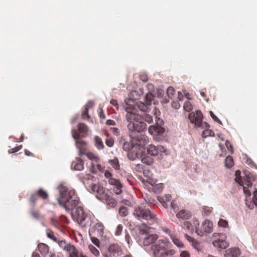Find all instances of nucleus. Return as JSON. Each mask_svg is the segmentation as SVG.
I'll use <instances>...</instances> for the list:
<instances>
[{
	"label": "nucleus",
	"mask_w": 257,
	"mask_h": 257,
	"mask_svg": "<svg viewBox=\"0 0 257 257\" xmlns=\"http://www.w3.org/2000/svg\"><path fill=\"white\" fill-rule=\"evenodd\" d=\"M58 189L60 195L64 201L63 202L60 198H57L59 204L63 207L68 212L70 213L72 216H73V212L69 207L66 205V203H68L72 208H75L79 202V198L75 196L74 190H69L68 188L65 186L59 185L58 186Z\"/></svg>",
	"instance_id": "obj_1"
},
{
	"label": "nucleus",
	"mask_w": 257,
	"mask_h": 257,
	"mask_svg": "<svg viewBox=\"0 0 257 257\" xmlns=\"http://www.w3.org/2000/svg\"><path fill=\"white\" fill-rule=\"evenodd\" d=\"M146 146H140L136 151V156L141 159V162L147 165H151L154 163L153 157H158V159H162V154H159L157 147L153 145H149L147 148Z\"/></svg>",
	"instance_id": "obj_2"
},
{
	"label": "nucleus",
	"mask_w": 257,
	"mask_h": 257,
	"mask_svg": "<svg viewBox=\"0 0 257 257\" xmlns=\"http://www.w3.org/2000/svg\"><path fill=\"white\" fill-rule=\"evenodd\" d=\"M131 140L130 142H125L122 144V149L125 151H130L134 148H140V146H146L149 143V139L145 135L138 134L133 137L130 136Z\"/></svg>",
	"instance_id": "obj_3"
},
{
	"label": "nucleus",
	"mask_w": 257,
	"mask_h": 257,
	"mask_svg": "<svg viewBox=\"0 0 257 257\" xmlns=\"http://www.w3.org/2000/svg\"><path fill=\"white\" fill-rule=\"evenodd\" d=\"M164 122L160 117L155 116V123L151 125L148 128V132L154 137L157 141L162 140L164 134L165 132V128L164 127Z\"/></svg>",
	"instance_id": "obj_4"
},
{
	"label": "nucleus",
	"mask_w": 257,
	"mask_h": 257,
	"mask_svg": "<svg viewBox=\"0 0 257 257\" xmlns=\"http://www.w3.org/2000/svg\"><path fill=\"white\" fill-rule=\"evenodd\" d=\"M170 242L164 239H159L151 247V250L155 257H164L166 248H169Z\"/></svg>",
	"instance_id": "obj_5"
},
{
	"label": "nucleus",
	"mask_w": 257,
	"mask_h": 257,
	"mask_svg": "<svg viewBox=\"0 0 257 257\" xmlns=\"http://www.w3.org/2000/svg\"><path fill=\"white\" fill-rule=\"evenodd\" d=\"M203 114L199 110H196L195 112H191L188 115L190 122L194 124L195 127L208 128L210 127V125L206 122H203Z\"/></svg>",
	"instance_id": "obj_6"
},
{
	"label": "nucleus",
	"mask_w": 257,
	"mask_h": 257,
	"mask_svg": "<svg viewBox=\"0 0 257 257\" xmlns=\"http://www.w3.org/2000/svg\"><path fill=\"white\" fill-rule=\"evenodd\" d=\"M133 214L139 220H154L156 218V215L151 212L149 209L140 206L135 209Z\"/></svg>",
	"instance_id": "obj_7"
},
{
	"label": "nucleus",
	"mask_w": 257,
	"mask_h": 257,
	"mask_svg": "<svg viewBox=\"0 0 257 257\" xmlns=\"http://www.w3.org/2000/svg\"><path fill=\"white\" fill-rule=\"evenodd\" d=\"M139 238L138 241H141L143 239V243L144 246H149L153 244L158 238L157 234H149L148 232L145 229H140L137 234Z\"/></svg>",
	"instance_id": "obj_8"
},
{
	"label": "nucleus",
	"mask_w": 257,
	"mask_h": 257,
	"mask_svg": "<svg viewBox=\"0 0 257 257\" xmlns=\"http://www.w3.org/2000/svg\"><path fill=\"white\" fill-rule=\"evenodd\" d=\"M38 196L42 198L43 199H46L48 198V194L46 191L42 189H40L36 193L32 194L30 198L32 208H33L35 205V202L37 200Z\"/></svg>",
	"instance_id": "obj_9"
},
{
	"label": "nucleus",
	"mask_w": 257,
	"mask_h": 257,
	"mask_svg": "<svg viewBox=\"0 0 257 257\" xmlns=\"http://www.w3.org/2000/svg\"><path fill=\"white\" fill-rule=\"evenodd\" d=\"M91 193H96V198L100 200L102 199L103 196L105 194L104 188L99 184H92L91 186Z\"/></svg>",
	"instance_id": "obj_10"
},
{
	"label": "nucleus",
	"mask_w": 257,
	"mask_h": 257,
	"mask_svg": "<svg viewBox=\"0 0 257 257\" xmlns=\"http://www.w3.org/2000/svg\"><path fill=\"white\" fill-rule=\"evenodd\" d=\"M72 137L75 141V146L77 149L84 148L86 147L87 143L82 140H80V134H78L76 130L72 129L71 131Z\"/></svg>",
	"instance_id": "obj_11"
},
{
	"label": "nucleus",
	"mask_w": 257,
	"mask_h": 257,
	"mask_svg": "<svg viewBox=\"0 0 257 257\" xmlns=\"http://www.w3.org/2000/svg\"><path fill=\"white\" fill-rule=\"evenodd\" d=\"M100 200L105 202L107 205L111 207H114L117 204V201L114 198L105 193L103 196L102 199Z\"/></svg>",
	"instance_id": "obj_12"
},
{
	"label": "nucleus",
	"mask_w": 257,
	"mask_h": 257,
	"mask_svg": "<svg viewBox=\"0 0 257 257\" xmlns=\"http://www.w3.org/2000/svg\"><path fill=\"white\" fill-rule=\"evenodd\" d=\"M192 214L191 212L187 210L182 209L176 214V217L179 219L183 220H188L191 218Z\"/></svg>",
	"instance_id": "obj_13"
},
{
	"label": "nucleus",
	"mask_w": 257,
	"mask_h": 257,
	"mask_svg": "<svg viewBox=\"0 0 257 257\" xmlns=\"http://www.w3.org/2000/svg\"><path fill=\"white\" fill-rule=\"evenodd\" d=\"M77 163L73 162L71 165L72 169L76 171H82L84 169V164L83 160L80 157L76 158Z\"/></svg>",
	"instance_id": "obj_14"
},
{
	"label": "nucleus",
	"mask_w": 257,
	"mask_h": 257,
	"mask_svg": "<svg viewBox=\"0 0 257 257\" xmlns=\"http://www.w3.org/2000/svg\"><path fill=\"white\" fill-rule=\"evenodd\" d=\"M77 127L78 131L79 132L80 134H81L80 136L82 138L86 137L87 135V132L88 131V128L87 125L84 123L80 122L78 124Z\"/></svg>",
	"instance_id": "obj_15"
},
{
	"label": "nucleus",
	"mask_w": 257,
	"mask_h": 257,
	"mask_svg": "<svg viewBox=\"0 0 257 257\" xmlns=\"http://www.w3.org/2000/svg\"><path fill=\"white\" fill-rule=\"evenodd\" d=\"M240 250L238 248L234 247L226 251V257H238L240 255Z\"/></svg>",
	"instance_id": "obj_16"
},
{
	"label": "nucleus",
	"mask_w": 257,
	"mask_h": 257,
	"mask_svg": "<svg viewBox=\"0 0 257 257\" xmlns=\"http://www.w3.org/2000/svg\"><path fill=\"white\" fill-rule=\"evenodd\" d=\"M127 127L130 131L137 132L138 133L142 132V128H141V124L140 122L136 123L134 122H130L127 125Z\"/></svg>",
	"instance_id": "obj_17"
},
{
	"label": "nucleus",
	"mask_w": 257,
	"mask_h": 257,
	"mask_svg": "<svg viewBox=\"0 0 257 257\" xmlns=\"http://www.w3.org/2000/svg\"><path fill=\"white\" fill-rule=\"evenodd\" d=\"M66 251L69 253V257H78V250L70 243H69L68 248Z\"/></svg>",
	"instance_id": "obj_18"
},
{
	"label": "nucleus",
	"mask_w": 257,
	"mask_h": 257,
	"mask_svg": "<svg viewBox=\"0 0 257 257\" xmlns=\"http://www.w3.org/2000/svg\"><path fill=\"white\" fill-rule=\"evenodd\" d=\"M214 246H217L222 249H225L228 246V243L224 240L219 239L213 242Z\"/></svg>",
	"instance_id": "obj_19"
},
{
	"label": "nucleus",
	"mask_w": 257,
	"mask_h": 257,
	"mask_svg": "<svg viewBox=\"0 0 257 257\" xmlns=\"http://www.w3.org/2000/svg\"><path fill=\"white\" fill-rule=\"evenodd\" d=\"M204 231L207 233H211L213 231V223L209 220H205L202 224Z\"/></svg>",
	"instance_id": "obj_20"
},
{
	"label": "nucleus",
	"mask_w": 257,
	"mask_h": 257,
	"mask_svg": "<svg viewBox=\"0 0 257 257\" xmlns=\"http://www.w3.org/2000/svg\"><path fill=\"white\" fill-rule=\"evenodd\" d=\"M38 247L39 249V251L41 253L42 255L45 256L49 252V246L44 243H40L38 245Z\"/></svg>",
	"instance_id": "obj_21"
},
{
	"label": "nucleus",
	"mask_w": 257,
	"mask_h": 257,
	"mask_svg": "<svg viewBox=\"0 0 257 257\" xmlns=\"http://www.w3.org/2000/svg\"><path fill=\"white\" fill-rule=\"evenodd\" d=\"M95 142V146L98 150H102L104 147V144L101 139L98 136H95L94 138Z\"/></svg>",
	"instance_id": "obj_22"
},
{
	"label": "nucleus",
	"mask_w": 257,
	"mask_h": 257,
	"mask_svg": "<svg viewBox=\"0 0 257 257\" xmlns=\"http://www.w3.org/2000/svg\"><path fill=\"white\" fill-rule=\"evenodd\" d=\"M235 180L236 182L240 186H243L244 182L241 176V171L239 170L235 171Z\"/></svg>",
	"instance_id": "obj_23"
},
{
	"label": "nucleus",
	"mask_w": 257,
	"mask_h": 257,
	"mask_svg": "<svg viewBox=\"0 0 257 257\" xmlns=\"http://www.w3.org/2000/svg\"><path fill=\"white\" fill-rule=\"evenodd\" d=\"M108 251L113 253H118L120 251L119 246L115 244H111L109 245Z\"/></svg>",
	"instance_id": "obj_24"
},
{
	"label": "nucleus",
	"mask_w": 257,
	"mask_h": 257,
	"mask_svg": "<svg viewBox=\"0 0 257 257\" xmlns=\"http://www.w3.org/2000/svg\"><path fill=\"white\" fill-rule=\"evenodd\" d=\"M30 214L32 217L37 220H42L44 218V216L39 211H35L33 208L30 211Z\"/></svg>",
	"instance_id": "obj_25"
},
{
	"label": "nucleus",
	"mask_w": 257,
	"mask_h": 257,
	"mask_svg": "<svg viewBox=\"0 0 257 257\" xmlns=\"http://www.w3.org/2000/svg\"><path fill=\"white\" fill-rule=\"evenodd\" d=\"M201 136L202 138H206L208 137H214L215 134L212 130L206 128L202 132Z\"/></svg>",
	"instance_id": "obj_26"
},
{
	"label": "nucleus",
	"mask_w": 257,
	"mask_h": 257,
	"mask_svg": "<svg viewBox=\"0 0 257 257\" xmlns=\"http://www.w3.org/2000/svg\"><path fill=\"white\" fill-rule=\"evenodd\" d=\"M154 95L151 92H148L145 95V102L149 106L151 104L152 101L154 100Z\"/></svg>",
	"instance_id": "obj_27"
},
{
	"label": "nucleus",
	"mask_w": 257,
	"mask_h": 257,
	"mask_svg": "<svg viewBox=\"0 0 257 257\" xmlns=\"http://www.w3.org/2000/svg\"><path fill=\"white\" fill-rule=\"evenodd\" d=\"M233 165V159L231 156H228L225 159V166L227 168H230Z\"/></svg>",
	"instance_id": "obj_28"
},
{
	"label": "nucleus",
	"mask_w": 257,
	"mask_h": 257,
	"mask_svg": "<svg viewBox=\"0 0 257 257\" xmlns=\"http://www.w3.org/2000/svg\"><path fill=\"white\" fill-rule=\"evenodd\" d=\"M136 105L140 110L144 112H145L148 109V105L146 103H144L143 102L139 101L136 102Z\"/></svg>",
	"instance_id": "obj_29"
},
{
	"label": "nucleus",
	"mask_w": 257,
	"mask_h": 257,
	"mask_svg": "<svg viewBox=\"0 0 257 257\" xmlns=\"http://www.w3.org/2000/svg\"><path fill=\"white\" fill-rule=\"evenodd\" d=\"M243 174L245 177V179H251L253 181H254L256 179V176L247 170H243Z\"/></svg>",
	"instance_id": "obj_30"
},
{
	"label": "nucleus",
	"mask_w": 257,
	"mask_h": 257,
	"mask_svg": "<svg viewBox=\"0 0 257 257\" xmlns=\"http://www.w3.org/2000/svg\"><path fill=\"white\" fill-rule=\"evenodd\" d=\"M171 238L172 240L173 243L179 247H184V245L183 243L179 239L176 238L175 236H171Z\"/></svg>",
	"instance_id": "obj_31"
},
{
	"label": "nucleus",
	"mask_w": 257,
	"mask_h": 257,
	"mask_svg": "<svg viewBox=\"0 0 257 257\" xmlns=\"http://www.w3.org/2000/svg\"><path fill=\"white\" fill-rule=\"evenodd\" d=\"M47 236L48 238L51 239L55 242H58V238L54 236V232L50 229H47L46 230Z\"/></svg>",
	"instance_id": "obj_32"
},
{
	"label": "nucleus",
	"mask_w": 257,
	"mask_h": 257,
	"mask_svg": "<svg viewBox=\"0 0 257 257\" xmlns=\"http://www.w3.org/2000/svg\"><path fill=\"white\" fill-rule=\"evenodd\" d=\"M164 185L162 183L156 184L153 187L154 191L156 193H160L163 189Z\"/></svg>",
	"instance_id": "obj_33"
},
{
	"label": "nucleus",
	"mask_w": 257,
	"mask_h": 257,
	"mask_svg": "<svg viewBox=\"0 0 257 257\" xmlns=\"http://www.w3.org/2000/svg\"><path fill=\"white\" fill-rule=\"evenodd\" d=\"M119 214L121 216H126L128 214L127 208L122 206L119 208Z\"/></svg>",
	"instance_id": "obj_34"
},
{
	"label": "nucleus",
	"mask_w": 257,
	"mask_h": 257,
	"mask_svg": "<svg viewBox=\"0 0 257 257\" xmlns=\"http://www.w3.org/2000/svg\"><path fill=\"white\" fill-rule=\"evenodd\" d=\"M143 119L148 123H151L153 121V116L149 114L145 113L142 116Z\"/></svg>",
	"instance_id": "obj_35"
},
{
	"label": "nucleus",
	"mask_w": 257,
	"mask_h": 257,
	"mask_svg": "<svg viewBox=\"0 0 257 257\" xmlns=\"http://www.w3.org/2000/svg\"><path fill=\"white\" fill-rule=\"evenodd\" d=\"M59 245L64 250H67V249L68 248L69 243H66V242L65 240H59L58 239V242Z\"/></svg>",
	"instance_id": "obj_36"
},
{
	"label": "nucleus",
	"mask_w": 257,
	"mask_h": 257,
	"mask_svg": "<svg viewBox=\"0 0 257 257\" xmlns=\"http://www.w3.org/2000/svg\"><path fill=\"white\" fill-rule=\"evenodd\" d=\"M88 248L90 251L96 256H98L99 255V250L93 245L89 244L88 245Z\"/></svg>",
	"instance_id": "obj_37"
},
{
	"label": "nucleus",
	"mask_w": 257,
	"mask_h": 257,
	"mask_svg": "<svg viewBox=\"0 0 257 257\" xmlns=\"http://www.w3.org/2000/svg\"><path fill=\"white\" fill-rule=\"evenodd\" d=\"M191 245L194 248H195L198 251H201L202 250V246L195 239L192 241V242H191Z\"/></svg>",
	"instance_id": "obj_38"
},
{
	"label": "nucleus",
	"mask_w": 257,
	"mask_h": 257,
	"mask_svg": "<svg viewBox=\"0 0 257 257\" xmlns=\"http://www.w3.org/2000/svg\"><path fill=\"white\" fill-rule=\"evenodd\" d=\"M130 116L131 117L130 118L128 114L126 115V119L129 122H131L130 119H132V118L138 122L139 119L141 118V116L140 115H136L133 113L131 114Z\"/></svg>",
	"instance_id": "obj_39"
},
{
	"label": "nucleus",
	"mask_w": 257,
	"mask_h": 257,
	"mask_svg": "<svg viewBox=\"0 0 257 257\" xmlns=\"http://www.w3.org/2000/svg\"><path fill=\"white\" fill-rule=\"evenodd\" d=\"M86 156L89 159L91 160L94 161L95 162H98L99 160V158L94 156V154L91 152L86 153Z\"/></svg>",
	"instance_id": "obj_40"
},
{
	"label": "nucleus",
	"mask_w": 257,
	"mask_h": 257,
	"mask_svg": "<svg viewBox=\"0 0 257 257\" xmlns=\"http://www.w3.org/2000/svg\"><path fill=\"white\" fill-rule=\"evenodd\" d=\"M245 203L248 208L252 210L253 209L254 206V200H248L247 199H245Z\"/></svg>",
	"instance_id": "obj_41"
},
{
	"label": "nucleus",
	"mask_w": 257,
	"mask_h": 257,
	"mask_svg": "<svg viewBox=\"0 0 257 257\" xmlns=\"http://www.w3.org/2000/svg\"><path fill=\"white\" fill-rule=\"evenodd\" d=\"M109 162L111 164V165L113 166V167L115 169H117L119 167L118 160L117 158L113 159V160H110L109 161Z\"/></svg>",
	"instance_id": "obj_42"
},
{
	"label": "nucleus",
	"mask_w": 257,
	"mask_h": 257,
	"mask_svg": "<svg viewBox=\"0 0 257 257\" xmlns=\"http://www.w3.org/2000/svg\"><path fill=\"white\" fill-rule=\"evenodd\" d=\"M175 92V89L172 87H169L167 90V95L168 97V98H171L172 96L174 95V93Z\"/></svg>",
	"instance_id": "obj_43"
},
{
	"label": "nucleus",
	"mask_w": 257,
	"mask_h": 257,
	"mask_svg": "<svg viewBox=\"0 0 257 257\" xmlns=\"http://www.w3.org/2000/svg\"><path fill=\"white\" fill-rule=\"evenodd\" d=\"M183 107L187 111H190L192 109V105L189 101H186L184 104Z\"/></svg>",
	"instance_id": "obj_44"
},
{
	"label": "nucleus",
	"mask_w": 257,
	"mask_h": 257,
	"mask_svg": "<svg viewBox=\"0 0 257 257\" xmlns=\"http://www.w3.org/2000/svg\"><path fill=\"white\" fill-rule=\"evenodd\" d=\"M175 252L176 251L174 249H168V248H166L165 252L164 257L173 255L175 253Z\"/></svg>",
	"instance_id": "obj_45"
},
{
	"label": "nucleus",
	"mask_w": 257,
	"mask_h": 257,
	"mask_svg": "<svg viewBox=\"0 0 257 257\" xmlns=\"http://www.w3.org/2000/svg\"><path fill=\"white\" fill-rule=\"evenodd\" d=\"M203 209L204 212V214L206 216H208L211 212L212 210V208L210 207L209 206H204L203 207Z\"/></svg>",
	"instance_id": "obj_46"
},
{
	"label": "nucleus",
	"mask_w": 257,
	"mask_h": 257,
	"mask_svg": "<svg viewBox=\"0 0 257 257\" xmlns=\"http://www.w3.org/2000/svg\"><path fill=\"white\" fill-rule=\"evenodd\" d=\"M95 229L97 230L100 233L103 232V225L101 223H97L94 225Z\"/></svg>",
	"instance_id": "obj_47"
},
{
	"label": "nucleus",
	"mask_w": 257,
	"mask_h": 257,
	"mask_svg": "<svg viewBox=\"0 0 257 257\" xmlns=\"http://www.w3.org/2000/svg\"><path fill=\"white\" fill-rule=\"evenodd\" d=\"M210 115L214 121L218 122V123L222 124L221 121L214 114L212 111H209Z\"/></svg>",
	"instance_id": "obj_48"
},
{
	"label": "nucleus",
	"mask_w": 257,
	"mask_h": 257,
	"mask_svg": "<svg viewBox=\"0 0 257 257\" xmlns=\"http://www.w3.org/2000/svg\"><path fill=\"white\" fill-rule=\"evenodd\" d=\"M218 224L220 226L226 227L228 225V222L226 220L220 219L218 222Z\"/></svg>",
	"instance_id": "obj_49"
},
{
	"label": "nucleus",
	"mask_w": 257,
	"mask_h": 257,
	"mask_svg": "<svg viewBox=\"0 0 257 257\" xmlns=\"http://www.w3.org/2000/svg\"><path fill=\"white\" fill-rule=\"evenodd\" d=\"M158 200L159 201V202L162 204L163 206L165 208H167L168 207V205L167 202H166L164 198L162 197L158 196Z\"/></svg>",
	"instance_id": "obj_50"
},
{
	"label": "nucleus",
	"mask_w": 257,
	"mask_h": 257,
	"mask_svg": "<svg viewBox=\"0 0 257 257\" xmlns=\"http://www.w3.org/2000/svg\"><path fill=\"white\" fill-rule=\"evenodd\" d=\"M105 144L108 147H112L114 144V140L112 138H107L105 140Z\"/></svg>",
	"instance_id": "obj_51"
},
{
	"label": "nucleus",
	"mask_w": 257,
	"mask_h": 257,
	"mask_svg": "<svg viewBox=\"0 0 257 257\" xmlns=\"http://www.w3.org/2000/svg\"><path fill=\"white\" fill-rule=\"evenodd\" d=\"M225 146L226 148L228 149V150L230 151V153L232 154L233 153V148L231 145L230 144V143L229 140H226L225 141Z\"/></svg>",
	"instance_id": "obj_52"
},
{
	"label": "nucleus",
	"mask_w": 257,
	"mask_h": 257,
	"mask_svg": "<svg viewBox=\"0 0 257 257\" xmlns=\"http://www.w3.org/2000/svg\"><path fill=\"white\" fill-rule=\"evenodd\" d=\"M85 213L84 211V209L82 207L78 206L76 209V213L77 216H80V215L83 214Z\"/></svg>",
	"instance_id": "obj_53"
},
{
	"label": "nucleus",
	"mask_w": 257,
	"mask_h": 257,
	"mask_svg": "<svg viewBox=\"0 0 257 257\" xmlns=\"http://www.w3.org/2000/svg\"><path fill=\"white\" fill-rule=\"evenodd\" d=\"M22 148V146L20 145V146L16 147H15V148H14L13 149H11L9 150L8 152H9V153L10 154H12V153L18 152Z\"/></svg>",
	"instance_id": "obj_54"
},
{
	"label": "nucleus",
	"mask_w": 257,
	"mask_h": 257,
	"mask_svg": "<svg viewBox=\"0 0 257 257\" xmlns=\"http://www.w3.org/2000/svg\"><path fill=\"white\" fill-rule=\"evenodd\" d=\"M86 215L85 214V213H84L83 214H82V215L78 216L77 218H78V220L79 221V223L82 224L83 221H84L86 219Z\"/></svg>",
	"instance_id": "obj_55"
},
{
	"label": "nucleus",
	"mask_w": 257,
	"mask_h": 257,
	"mask_svg": "<svg viewBox=\"0 0 257 257\" xmlns=\"http://www.w3.org/2000/svg\"><path fill=\"white\" fill-rule=\"evenodd\" d=\"M125 240L126 241L127 244H131V236L126 230H125Z\"/></svg>",
	"instance_id": "obj_56"
},
{
	"label": "nucleus",
	"mask_w": 257,
	"mask_h": 257,
	"mask_svg": "<svg viewBox=\"0 0 257 257\" xmlns=\"http://www.w3.org/2000/svg\"><path fill=\"white\" fill-rule=\"evenodd\" d=\"M122 226L121 224H119L116 228L115 234V235H120L122 231Z\"/></svg>",
	"instance_id": "obj_57"
},
{
	"label": "nucleus",
	"mask_w": 257,
	"mask_h": 257,
	"mask_svg": "<svg viewBox=\"0 0 257 257\" xmlns=\"http://www.w3.org/2000/svg\"><path fill=\"white\" fill-rule=\"evenodd\" d=\"M171 207L174 210L175 212H176L178 209V206L176 203H175V201H173L171 203Z\"/></svg>",
	"instance_id": "obj_58"
},
{
	"label": "nucleus",
	"mask_w": 257,
	"mask_h": 257,
	"mask_svg": "<svg viewBox=\"0 0 257 257\" xmlns=\"http://www.w3.org/2000/svg\"><path fill=\"white\" fill-rule=\"evenodd\" d=\"M85 116H87V118H90V116L88 114V108L87 107H85L84 111L82 113V117L83 118H85Z\"/></svg>",
	"instance_id": "obj_59"
},
{
	"label": "nucleus",
	"mask_w": 257,
	"mask_h": 257,
	"mask_svg": "<svg viewBox=\"0 0 257 257\" xmlns=\"http://www.w3.org/2000/svg\"><path fill=\"white\" fill-rule=\"evenodd\" d=\"M180 257H190V255L188 251L183 250L180 252Z\"/></svg>",
	"instance_id": "obj_60"
},
{
	"label": "nucleus",
	"mask_w": 257,
	"mask_h": 257,
	"mask_svg": "<svg viewBox=\"0 0 257 257\" xmlns=\"http://www.w3.org/2000/svg\"><path fill=\"white\" fill-rule=\"evenodd\" d=\"M184 225L189 230H192L193 228L191 223L189 221H185Z\"/></svg>",
	"instance_id": "obj_61"
},
{
	"label": "nucleus",
	"mask_w": 257,
	"mask_h": 257,
	"mask_svg": "<svg viewBox=\"0 0 257 257\" xmlns=\"http://www.w3.org/2000/svg\"><path fill=\"white\" fill-rule=\"evenodd\" d=\"M243 180L244 184L246 185V186L248 187H250L252 186V183L250 181L251 180H252L251 179H243Z\"/></svg>",
	"instance_id": "obj_62"
},
{
	"label": "nucleus",
	"mask_w": 257,
	"mask_h": 257,
	"mask_svg": "<svg viewBox=\"0 0 257 257\" xmlns=\"http://www.w3.org/2000/svg\"><path fill=\"white\" fill-rule=\"evenodd\" d=\"M136 100V99L135 98H130L126 99L125 101V103H126V105L131 106V105H132V104L131 103L132 102V103H135Z\"/></svg>",
	"instance_id": "obj_63"
},
{
	"label": "nucleus",
	"mask_w": 257,
	"mask_h": 257,
	"mask_svg": "<svg viewBox=\"0 0 257 257\" xmlns=\"http://www.w3.org/2000/svg\"><path fill=\"white\" fill-rule=\"evenodd\" d=\"M157 94L159 98L163 97L164 94V90L162 89H158L157 90Z\"/></svg>",
	"instance_id": "obj_64"
}]
</instances>
